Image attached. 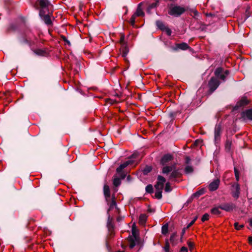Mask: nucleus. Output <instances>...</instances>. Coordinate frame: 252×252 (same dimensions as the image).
I'll return each instance as SVG.
<instances>
[{
  "mask_svg": "<svg viewBox=\"0 0 252 252\" xmlns=\"http://www.w3.org/2000/svg\"><path fill=\"white\" fill-rule=\"evenodd\" d=\"M136 16H134L133 14L130 18L129 20V23L131 24V25L133 27L135 25V19Z\"/></svg>",
  "mask_w": 252,
  "mask_h": 252,
  "instance_id": "72a5a7b5",
  "label": "nucleus"
},
{
  "mask_svg": "<svg viewBox=\"0 0 252 252\" xmlns=\"http://www.w3.org/2000/svg\"><path fill=\"white\" fill-rule=\"evenodd\" d=\"M221 131V127L220 124L217 125L215 128L214 132V141L217 145L220 142V134Z\"/></svg>",
  "mask_w": 252,
  "mask_h": 252,
  "instance_id": "423d86ee",
  "label": "nucleus"
},
{
  "mask_svg": "<svg viewBox=\"0 0 252 252\" xmlns=\"http://www.w3.org/2000/svg\"><path fill=\"white\" fill-rule=\"evenodd\" d=\"M136 157H137V154H132V155H131V156L130 158H136Z\"/></svg>",
  "mask_w": 252,
  "mask_h": 252,
  "instance_id": "de8ad7c7",
  "label": "nucleus"
},
{
  "mask_svg": "<svg viewBox=\"0 0 252 252\" xmlns=\"http://www.w3.org/2000/svg\"><path fill=\"white\" fill-rule=\"evenodd\" d=\"M249 242L250 244L252 245V236L249 237Z\"/></svg>",
  "mask_w": 252,
  "mask_h": 252,
  "instance_id": "49530a36",
  "label": "nucleus"
},
{
  "mask_svg": "<svg viewBox=\"0 0 252 252\" xmlns=\"http://www.w3.org/2000/svg\"><path fill=\"white\" fill-rule=\"evenodd\" d=\"M185 229H184L182 230V235H184V234L185 233Z\"/></svg>",
  "mask_w": 252,
  "mask_h": 252,
  "instance_id": "8fccbe9b",
  "label": "nucleus"
},
{
  "mask_svg": "<svg viewBox=\"0 0 252 252\" xmlns=\"http://www.w3.org/2000/svg\"><path fill=\"white\" fill-rule=\"evenodd\" d=\"M141 3L139 4L137 8L136 12L133 14L136 17L137 16H143L144 15V13L143 12L142 9L140 7V5Z\"/></svg>",
  "mask_w": 252,
  "mask_h": 252,
  "instance_id": "6ab92c4d",
  "label": "nucleus"
},
{
  "mask_svg": "<svg viewBox=\"0 0 252 252\" xmlns=\"http://www.w3.org/2000/svg\"><path fill=\"white\" fill-rule=\"evenodd\" d=\"M242 117L244 119L252 120V109H249L242 113Z\"/></svg>",
  "mask_w": 252,
  "mask_h": 252,
  "instance_id": "f8f14e48",
  "label": "nucleus"
},
{
  "mask_svg": "<svg viewBox=\"0 0 252 252\" xmlns=\"http://www.w3.org/2000/svg\"><path fill=\"white\" fill-rule=\"evenodd\" d=\"M36 54L40 56H45L46 54V52L41 49H37L35 51Z\"/></svg>",
  "mask_w": 252,
  "mask_h": 252,
  "instance_id": "7c9ffc66",
  "label": "nucleus"
},
{
  "mask_svg": "<svg viewBox=\"0 0 252 252\" xmlns=\"http://www.w3.org/2000/svg\"><path fill=\"white\" fill-rule=\"evenodd\" d=\"M132 236H130L128 238V240L129 243V247L130 249H133L136 245V242L138 240L137 238V232L138 230L136 228L135 223L133 224L132 226Z\"/></svg>",
  "mask_w": 252,
  "mask_h": 252,
  "instance_id": "20e7f679",
  "label": "nucleus"
},
{
  "mask_svg": "<svg viewBox=\"0 0 252 252\" xmlns=\"http://www.w3.org/2000/svg\"><path fill=\"white\" fill-rule=\"evenodd\" d=\"M189 48V46L186 43L183 42L180 44H177L176 45V47L174 48V50H177L178 49H181L182 50H186Z\"/></svg>",
  "mask_w": 252,
  "mask_h": 252,
  "instance_id": "ddd939ff",
  "label": "nucleus"
},
{
  "mask_svg": "<svg viewBox=\"0 0 252 252\" xmlns=\"http://www.w3.org/2000/svg\"><path fill=\"white\" fill-rule=\"evenodd\" d=\"M185 8L184 7L171 4L169 7L168 14L174 17H179L185 12Z\"/></svg>",
  "mask_w": 252,
  "mask_h": 252,
  "instance_id": "7ed1b4c3",
  "label": "nucleus"
},
{
  "mask_svg": "<svg viewBox=\"0 0 252 252\" xmlns=\"http://www.w3.org/2000/svg\"><path fill=\"white\" fill-rule=\"evenodd\" d=\"M168 232V224L166 223L161 227V233L163 235H166Z\"/></svg>",
  "mask_w": 252,
  "mask_h": 252,
  "instance_id": "412c9836",
  "label": "nucleus"
},
{
  "mask_svg": "<svg viewBox=\"0 0 252 252\" xmlns=\"http://www.w3.org/2000/svg\"><path fill=\"white\" fill-rule=\"evenodd\" d=\"M128 52V50L127 47H125L122 51V55L123 57H126V55H127V53Z\"/></svg>",
  "mask_w": 252,
  "mask_h": 252,
  "instance_id": "473e14b6",
  "label": "nucleus"
},
{
  "mask_svg": "<svg viewBox=\"0 0 252 252\" xmlns=\"http://www.w3.org/2000/svg\"><path fill=\"white\" fill-rule=\"evenodd\" d=\"M134 162V161L132 159H128L121 164L117 168V173L119 174L122 177V179H124L126 177V175L124 173L122 172V170L126 168L127 165L129 164H131Z\"/></svg>",
  "mask_w": 252,
  "mask_h": 252,
  "instance_id": "39448f33",
  "label": "nucleus"
},
{
  "mask_svg": "<svg viewBox=\"0 0 252 252\" xmlns=\"http://www.w3.org/2000/svg\"><path fill=\"white\" fill-rule=\"evenodd\" d=\"M219 207L221 210H224L226 212H230L235 208V205L232 203H224L220 205Z\"/></svg>",
  "mask_w": 252,
  "mask_h": 252,
  "instance_id": "1a4fd4ad",
  "label": "nucleus"
},
{
  "mask_svg": "<svg viewBox=\"0 0 252 252\" xmlns=\"http://www.w3.org/2000/svg\"><path fill=\"white\" fill-rule=\"evenodd\" d=\"M104 194L106 198V200L108 201V199L110 197V192L109 187L108 185H105L103 187Z\"/></svg>",
  "mask_w": 252,
  "mask_h": 252,
  "instance_id": "4468645a",
  "label": "nucleus"
},
{
  "mask_svg": "<svg viewBox=\"0 0 252 252\" xmlns=\"http://www.w3.org/2000/svg\"><path fill=\"white\" fill-rule=\"evenodd\" d=\"M162 190H163V189H162L161 188L160 189L156 188L155 196L157 199H160L162 198Z\"/></svg>",
  "mask_w": 252,
  "mask_h": 252,
  "instance_id": "dca6fc26",
  "label": "nucleus"
},
{
  "mask_svg": "<svg viewBox=\"0 0 252 252\" xmlns=\"http://www.w3.org/2000/svg\"><path fill=\"white\" fill-rule=\"evenodd\" d=\"M127 178L128 179H129V176H128Z\"/></svg>",
  "mask_w": 252,
  "mask_h": 252,
  "instance_id": "3c124183",
  "label": "nucleus"
},
{
  "mask_svg": "<svg viewBox=\"0 0 252 252\" xmlns=\"http://www.w3.org/2000/svg\"><path fill=\"white\" fill-rule=\"evenodd\" d=\"M163 31H165L166 33L168 35H170L171 34V33H172L171 30L169 28L167 27Z\"/></svg>",
  "mask_w": 252,
  "mask_h": 252,
  "instance_id": "4c0bfd02",
  "label": "nucleus"
},
{
  "mask_svg": "<svg viewBox=\"0 0 252 252\" xmlns=\"http://www.w3.org/2000/svg\"><path fill=\"white\" fill-rule=\"evenodd\" d=\"M193 167L191 166L188 165L185 168V172L186 174H189L193 172Z\"/></svg>",
  "mask_w": 252,
  "mask_h": 252,
  "instance_id": "a878e982",
  "label": "nucleus"
},
{
  "mask_svg": "<svg viewBox=\"0 0 252 252\" xmlns=\"http://www.w3.org/2000/svg\"><path fill=\"white\" fill-rule=\"evenodd\" d=\"M146 191L148 193H152L153 192V188L151 185H148L146 187Z\"/></svg>",
  "mask_w": 252,
  "mask_h": 252,
  "instance_id": "2f4dec72",
  "label": "nucleus"
},
{
  "mask_svg": "<svg viewBox=\"0 0 252 252\" xmlns=\"http://www.w3.org/2000/svg\"><path fill=\"white\" fill-rule=\"evenodd\" d=\"M205 192L204 189H200L194 193L192 195L193 197H198L200 195L203 194Z\"/></svg>",
  "mask_w": 252,
  "mask_h": 252,
  "instance_id": "5701e85b",
  "label": "nucleus"
},
{
  "mask_svg": "<svg viewBox=\"0 0 252 252\" xmlns=\"http://www.w3.org/2000/svg\"><path fill=\"white\" fill-rule=\"evenodd\" d=\"M127 178L128 179H129V176H128Z\"/></svg>",
  "mask_w": 252,
  "mask_h": 252,
  "instance_id": "603ef678",
  "label": "nucleus"
},
{
  "mask_svg": "<svg viewBox=\"0 0 252 252\" xmlns=\"http://www.w3.org/2000/svg\"><path fill=\"white\" fill-rule=\"evenodd\" d=\"M188 245L190 250L193 247V244L191 242H188Z\"/></svg>",
  "mask_w": 252,
  "mask_h": 252,
  "instance_id": "37998d69",
  "label": "nucleus"
},
{
  "mask_svg": "<svg viewBox=\"0 0 252 252\" xmlns=\"http://www.w3.org/2000/svg\"><path fill=\"white\" fill-rule=\"evenodd\" d=\"M219 206L217 207H214L211 210V212L214 215H219L220 214V211L219 210Z\"/></svg>",
  "mask_w": 252,
  "mask_h": 252,
  "instance_id": "b1692460",
  "label": "nucleus"
},
{
  "mask_svg": "<svg viewBox=\"0 0 252 252\" xmlns=\"http://www.w3.org/2000/svg\"><path fill=\"white\" fill-rule=\"evenodd\" d=\"M232 195L233 197L238 198L240 193V187L238 183L233 184L232 186Z\"/></svg>",
  "mask_w": 252,
  "mask_h": 252,
  "instance_id": "6e6552de",
  "label": "nucleus"
},
{
  "mask_svg": "<svg viewBox=\"0 0 252 252\" xmlns=\"http://www.w3.org/2000/svg\"><path fill=\"white\" fill-rule=\"evenodd\" d=\"M107 227L109 231H111L113 229V225L111 222L110 215L108 217Z\"/></svg>",
  "mask_w": 252,
  "mask_h": 252,
  "instance_id": "393cba45",
  "label": "nucleus"
},
{
  "mask_svg": "<svg viewBox=\"0 0 252 252\" xmlns=\"http://www.w3.org/2000/svg\"><path fill=\"white\" fill-rule=\"evenodd\" d=\"M249 103V101L246 98H243L240 101L237 103L238 106H242L246 105Z\"/></svg>",
  "mask_w": 252,
  "mask_h": 252,
  "instance_id": "aec40b11",
  "label": "nucleus"
},
{
  "mask_svg": "<svg viewBox=\"0 0 252 252\" xmlns=\"http://www.w3.org/2000/svg\"><path fill=\"white\" fill-rule=\"evenodd\" d=\"M196 220V218H195L194 220H193L188 225L187 228L191 226L195 222V220Z\"/></svg>",
  "mask_w": 252,
  "mask_h": 252,
  "instance_id": "c03bdc74",
  "label": "nucleus"
},
{
  "mask_svg": "<svg viewBox=\"0 0 252 252\" xmlns=\"http://www.w3.org/2000/svg\"><path fill=\"white\" fill-rule=\"evenodd\" d=\"M147 216L145 214H141L139 218V223L141 225H143L145 223L147 220Z\"/></svg>",
  "mask_w": 252,
  "mask_h": 252,
  "instance_id": "f3484780",
  "label": "nucleus"
},
{
  "mask_svg": "<svg viewBox=\"0 0 252 252\" xmlns=\"http://www.w3.org/2000/svg\"><path fill=\"white\" fill-rule=\"evenodd\" d=\"M158 1H157L150 4L147 9V12L148 13H151L152 9L155 8L158 5Z\"/></svg>",
  "mask_w": 252,
  "mask_h": 252,
  "instance_id": "a211bd4d",
  "label": "nucleus"
},
{
  "mask_svg": "<svg viewBox=\"0 0 252 252\" xmlns=\"http://www.w3.org/2000/svg\"><path fill=\"white\" fill-rule=\"evenodd\" d=\"M173 159V157L171 154L165 155L161 159L160 163L163 166L162 172L167 175L171 173L169 176V180L171 181H176V178L180 177L181 173L179 169L176 168L175 164L167 165Z\"/></svg>",
  "mask_w": 252,
  "mask_h": 252,
  "instance_id": "f257e3e1",
  "label": "nucleus"
},
{
  "mask_svg": "<svg viewBox=\"0 0 252 252\" xmlns=\"http://www.w3.org/2000/svg\"><path fill=\"white\" fill-rule=\"evenodd\" d=\"M121 183V179L119 178H115L113 180V184L115 186L118 187L120 185Z\"/></svg>",
  "mask_w": 252,
  "mask_h": 252,
  "instance_id": "cd10ccee",
  "label": "nucleus"
},
{
  "mask_svg": "<svg viewBox=\"0 0 252 252\" xmlns=\"http://www.w3.org/2000/svg\"><path fill=\"white\" fill-rule=\"evenodd\" d=\"M190 159L189 157H186V162L187 164H189V162H190Z\"/></svg>",
  "mask_w": 252,
  "mask_h": 252,
  "instance_id": "a18cd8bd",
  "label": "nucleus"
},
{
  "mask_svg": "<svg viewBox=\"0 0 252 252\" xmlns=\"http://www.w3.org/2000/svg\"><path fill=\"white\" fill-rule=\"evenodd\" d=\"M151 170V168L150 167H147L144 169L143 173L144 174H146L148 173H149V172H150Z\"/></svg>",
  "mask_w": 252,
  "mask_h": 252,
  "instance_id": "58836bf2",
  "label": "nucleus"
},
{
  "mask_svg": "<svg viewBox=\"0 0 252 252\" xmlns=\"http://www.w3.org/2000/svg\"><path fill=\"white\" fill-rule=\"evenodd\" d=\"M209 214L206 213L203 215L201 220L202 221H204L208 220L209 219Z\"/></svg>",
  "mask_w": 252,
  "mask_h": 252,
  "instance_id": "c9c22d12",
  "label": "nucleus"
},
{
  "mask_svg": "<svg viewBox=\"0 0 252 252\" xmlns=\"http://www.w3.org/2000/svg\"><path fill=\"white\" fill-rule=\"evenodd\" d=\"M220 184V180L216 179L212 182L209 185V189L210 191H213L217 190Z\"/></svg>",
  "mask_w": 252,
  "mask_h": 252,
  "instance_id": "9b49d317",
  "label": "nucleus"
},
{
  "mask_svg": "<svg viewBox=\"0 0 252 252\" xmlns=\"http://www.w3.org/2000/svg\"><path fill=\"white\" fill-rule=\"evenodd\" d=\"M234 226L237 230H240L244 227L243 224H239L238 222H235Z\"/></svg>",
  "mask_w": 252,
  "mask_h": 252,
  "instance_id": "f704fd0d",
  "label": "nucleus"
},
{
  "mask_svg": "<svg viewBox=\"0 0 252 252\" xmlns=\"http://www.w3.org/2000/svg\"><path fill=\"white\" fill-rule=\"evenodd\" d=\"M225 147H226V148L228 149V150L230 149V147H231V142L227 140L226 142V144H225Z\"/></svg>",
  "mask_w": 252,
  "mask_h": 252,
  "instance_id": "ea45409f",
  "label": "nucleus"
},
{
  "mask_svg": "<svg viewBox=\"0 0 252 252\" xmlns=\"http://www.w3.org/2000/svg\"><path fill=\"white\" fill-rule=\"evenodd\" d=\"M176 233H173L171 236H170V240L171 242H173L174 240V238L175 237H176Z\"/></svg>",
  "mask_w": 252,
  "mask_h": 252,
  "instance_id": "a19ab883",
  "label": "nucleus"
},
{
  "mask_svg": "<svg viewBox=\"0 0 252 252\" xmlns=\"http://www.w3.org/2000/svg\"><path fill=\"white\" fill-rule=\"evenodd\" d=\"M165 252H169L170 245L168 239L165 240V245L163 248Z\"/></svg>",
  "mask_w": 252,
  "mask_h": 252,
  "instance_id": "c85d7f7f",
  "label": "nucleus"
},
{
  "mask_svg": "<svg viewBox=\"0 0 252 252\" xmlns=\"http://www.w3.org/2000/svg\"><path fill=\"white\" fill-rule=\"evenodd\" d=\"M38 2L42 9L47 8L50 5V3L48 0H38Z\"/></svg>",
  "mask_w": 252,
  "mask_h": 252,
  "instance_id": "2eb2a0df",
  "label": "nucleus"
},
{
  "mask_svg": "<svg viewBox=\"0 0 252 252\" xmlns=\"http://www.w3.org/2000/svg\"><path fill=\"white\" fill-rule=\"evenodd\" d=\"M166 182L165 178L162 176L158 175L157 178V182L155 186V188L163 189L164 184Z\"/></svg>",
  "mask_w": 252,
  "mask_h": 252,
  "instance_id": "9d476101",
  "label": "nucleus"
},
{
  "mask_svg": "<svg viewBox=\"0 0 252 252\" xmlns=\"http://www.w3.org/2000/svg\"><path fill=\"white\" fill-rule=\"evenodd\" d=\"M188 250L187 248L185 247H182L181 249L180 252H188Z\"/></svg>",
  "mask_w": 252,
  "mask_h": 252,
  "instance_id": "79ce46f5",
  "label": "nucleus"
},
{
  "mask_svg": "<svg viewBox=\"0 0 252 252\" xmlns=\"http://www.w3.org/2000/svg\"><path fill=\"white\" fill-rule=\"evenodd\" d=\"M235 175L236 180L238 181L239 180V172L238 170L235 167L234 168Z\"/></svg>",
  "mask_w": 252,
  "mask_h": 252,
  "instance_id": "e433bc0d",
  "label": "nucleus"
},
{
  "mask_svg": "<svg viewBox=\"0 0 252 252\" xmlns=\"http://www.w3.org/2000/svg\"><path fill=\"white\" fill-rule=\"evenodd\" d=\"M39 16L41 19L47 25L51 26L52 25V22L51 20L50 16L48 14L45 15V12L43 9H41L39 11Z\"/></svg>",
  "mask_w": 252,
  "mask_h": 252,
  "instance_id": "0eeeda50",
  "label": "nucleus"
},
{
  "mask_svg": "<svg viewBox=\"0 0 252 252\" xmlns=\"http://www.w3.org/2000/svg\"><path fill=\"white\" fill-rule=\"evenodd\" d=\"M229 73V72L228 70H226L223 71V70L221 67H218L216 68L215 71V75L216 77H212L208 83V86L210 90L212 92L216 90L220 84L218 79H220L223 81H224Z\"/></svg>",
  "mask_w": 252,
  "mask_h": 252,
  "instance_id": "f03ea898",
  "label": "nucleus"
},
{
  "mask_svg": "<svg viewBox=\"0 0 252 252\" xmlns=\"http://www.w3.org/2000/svg\"><path fill=\"white\" fill-rule=\"evenodd\" d=\"M249 223H250V225L252 227V218L250 219L249 220Z\"/></svg>",
  "mask_w": 252,
  "mask_h": 252,
  "instance_id": "09e8293b",
  "label": "nucleus"
},
{
  "mask_svg": "<svg viewBox=\"0 0 252 252\" xmlns=\"http://www.w3.org/2000/svg\"><path fill=\"white\" fill-rule=\"evenodd\" d=\"M156 25L159 29L162 31L166 27L164 23L159 20L156 21Z\"/></svg>",
  "mask_w": 252,
  "mask_h": 252,
  "instance_id": "4be33fe9",
  "label": "nucleus"
},
{
  "mask_svg": "<svg viewBox=\"0 0 252 252\" xmlns=\"http://www.w3.org/2000/svg\"><path fill=\"white\" fill-rule=\"evenodd\" d=\"M115 207H116V202L115 200V197L113 198V199L112 201L111 202L110 204L109 209L108 210V212L111 209L114 208Z\"/></svg>",
  "mask_w": 252,
  "mask_h": 252,
  "instance_id": "bb28decb",
  "label": "nucleus"
},
{
  "mask_svg": "<svg viewBox=\"0 0 252 252\" xmlns=\"http://www.w3.org/2000/svg\"><path fill=\"white\" fill-rule=\"evenodd\" d=\"M164 190L165 192H170L172 190L170 183L169 182L166 183Z\"/></svg>",
  "mask_w": 252,
  "mask_h": 252,
  "instance_id": "c756f323",
  "label": "nucleus"
}]
</instances>
